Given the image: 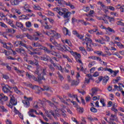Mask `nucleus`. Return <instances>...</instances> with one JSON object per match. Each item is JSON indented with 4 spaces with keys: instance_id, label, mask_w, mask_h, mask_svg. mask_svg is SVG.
<instances>
[{
    "instance_id": "nucleus-12",
    "label": "nucleus",
    "mask_w": 124,
    "mask_h": 124,
    "mask_svg": "<svg viewBox=\"0 0 124 124\" xmlns=\"http://www.w3.org/2000/svg\"><path fill=\"white\" fill-rule=\"evenodd\" d=\"M22 1H23V0H11L12 5H18Z\"/></svg>"
},
{
    "instance_id": "nucleus-49",
    "label": "nucleus",
    "mask_w": 124,
    "mask_h": 124,
    "mask_svg": "<svg viewBox=\"0 0 124 124\" xmlns=\"http://www.w3.org/2000/svg\"><path fill=\"white\" fill-rule=\"evenodd\" d=\"M20 54H23V55H25V54H26V50H25V49H24V48L21 47Z\"/></svg>"
},
{
    "instance_id": "nucleus-30",
    "label": "nucleus",
    "mask_w": 124,
    "mask_h": 124,
    "mask_svg": "<svg viewBox=\"0 0 124 124\" xmlns=\"http://www.w3.org/2000/svg\"><path fill=\"white\" fill-rule=\"evenodd\" d=\"M26 36L28 38V39H30V40H34V38L32 37V36L30 35L29 33H26L25 34Z\"/></svg>"
},
{
    "instance_id": "nucleus-51",
    "label": "nucleus",
    "mask_w": 124,
    "mask_h": 124,
    "mask_svg": "<svg viewBox=\"0 0 124 124\" xmlns=\"http://www.w3.org/2000/svg\"><path fill=\"white\" fill-rule=\"evenodd\" d=\"M0 26L2 28H7V26H6L3 22H0Z\"/></svg>"
},
{
    "instance_id": "nucleus-40",
    "label": "nucleus",
    "mask_w": 124,
    "mask_h": 124,
    "mask_svg": "<svg viewBox=\"0 0 124 124\" xmlns=\"http://www.w3.org/2000/svg\"><path fill=\"white\" fill-rule=\"evenodd\" d=\"M46 45H47V46H48V47H49V48L51 50H52V49H53L54 48V46L53 45H52V44H51L50 43H46Z\"/></svg>"
},
{
    "instance_id": "nucleus-24",
    "label": "nucleus",
    "mask_w": 124,
    "mask_h": 124,
    "mask_svg": "<svg viewBox=\"0 0 124 124\" xmlns=\"http://www.w3.org/2000/svg\"><path fill=\"white\" fill-rule=\"evenodd\" d=\"M108 80H109V77L106 76L104 78H103V83L104 85H106V83L108 82Z\"/></svg>"
},
{
    "instance_id": "nucleus-38",
    "label": "nucleus",
    "mask_w": 124,
    "mask_h": 124,
    "mask_svg": "<svg viewBox=\"0 0 124 124\" xmlns=\"http://www.w3.org/2000/svg\"><path fill=\"white\" fill-rule=\"evenodd\" d=\"M108 19L109 22H110V23H113L114 22H115V18H114V17H111V16H108Z\"/></svg>"
},
{
    "instance_id": "nucleus-37",
    "label": "nucleus",
    "mask_w": 124,
    "mask_h": 124,
    "mask_svg": "<svg viewBox=\"0 0 124 124\" xmlns=\"http://www.w3.org/2000/svg\"><path fill=\"white\" fill-rule=\"evenodd\" d=\"M85 41H86V43H92L93 42V41L91 38L86 37L85 38Z\"/></svg>"
},
{
    "instance_id": "nucleus-29",
    "label": "nucleus",
    "mask_w": 124,
    "mask_h": 124,
    "mask_svg": "<svg viewBox=\"0 0 124 124\" xmlns=\"http://www.w3.org/2000/svg\"><path fill=\"white\" fill-rule=\"evenodd\" d=\"M86 44L87 45V46H86L87 51H88V52H92V51H93V49L89 46L88 43H86Z\"/></svg>"
},
{
    "instance_id": "nucleus-56",
    "label": "nucleus",
    "mask_w": 124,
    "mask_h": 124,
    "mask_svg": "<svg viewBox=\"0 0 124 124\" xmlns=\"http://www.w3.org/2000/svg\"><path fill=\"white\" fill-rule=\"evenodd\" d=\"M36 62H33V65H36V67H37L38 66H40V65H39V64L38 63V62L37 61V60H35Z\"/></svg>"
},
{
    "instance_id": "nucleus-14",
    "label": "nucleus",
    "mask_w": 124,
    "mask_h": 124,
    "mask_svg": "<svg viewBox=\"0 0 124 124\" xmlns=\"http://www.w3.org/2000/svg\"><path fill=\"white\" fill-rule=\"evenodd\" d=\"M98 90L97 88H93L91 89V95L92 96H93V95H96V94L97 93Z\"/></svg>"
},
{
    "instance_id": "nucleus-25",
    "label": "nucleus",
    "mask_w": 124,
    "mask_h": 124,
    "mask_svg": "<svg viewBox=\"0 0 124 124\" xmlns=\"http://www.w3.org/2000/svg\"><path fill=\"white\" fill-rule=\"evenodd\" d=\"M111 118H110L111 121H115L116 122H118V118H117V116L116 115L111 114Z\"/></svg>"
},
{
    "instance_id": "nucleus-4",
    "label": "nucleus",
    "mask_w": 124,
    "mask_h": 124,
    "mask_svg": "<svg viewBox=\"0 0 124 124\" xmlns=\"http://www.w3.org/2000/svg\"><path fill=\"white\" fill-rule=\"evenodd\" d=\"M10 103L8 105V106L12 109L13 107L12 106L13 105H17V100H15V97L13 95H10Z\"/></svg>"
},
{
    "instance_id": "nucleus-61",
    "label": "nucleus",
    "mask_w": 124,
    "mask_h": 124,
    "mask_svg": "<svg viewBox=\"0 0 124 124\" xmlns=\"http://www.w3.org/2000/svg\"><path fill=\"white\" fill-rule=\"evenodd\" d=\"M108 9H110V10H112V11H114L115 10V8L112 6H109L108 7Z\"/></svg>"
},
{
    "instance_id": "nucleus-9",
    "label": "nucleus",
    "mask_w": 124,
    "mask_h": 124,
    "mask_svg": "<svg viewBox=\"0 0 124 124\" xmlns=\"http://www.w3.org/2000/svg\"><path fill=\"white\" fill-rule=\"evenodd\" d=\"M39 49L40 50H43L45 51V53H46V54H51V53H52V51L46 46H41Z\"/></svg>"
},
{
    "instance_id": "nucleus-39",
    "label": "nucleus",
    "mask_w": 124,
    "mask_h": 124,
    "mask_svg": "<svg viewBox=\"0 0 124 124\" xmlns=\"http://www.w3.org/2000/svg\"><path fill=\"white\" fill-rule=\"evenodd\" d=\"M0 111H2V112H8V110L4 108L3 106H0Z\"/></svg>"
},
{
    "instance_id": "nucleus-11",
    "label": "nucleus",
    "mask_w": 124,
    "mask_h": 124,
    "mask_svg": "<svg viewBox=\"0 0 124 124\" xmlns=\"http://www.w3.org/2000/svg\"><path fill=\"white\" fill-rule=\"evenodd\" d=\"M108 71L110 72L111 74L113 73V75H112V77H116V76H117V74L119 73V70L113 71V70L110 68L108 69Z\"/></svg>"
},
{
    "instance_id": "nucleus-45",
    "label": "nucleus",
    "mask_w": 124,
    "mask_h": 124,
    "mask_svg": "<svg viewBox=\"0 0 124 124\" xmlns=\"http://www.w3.org/2000/svg\"><path fill=\"white\" fill-rule=\"evenodd\" d=\"M90 110L91 112H93V113H96L97 112V109L94 108V107H92L90 108Z\"/></svg>"
},
{
    "instance_id": "nucleus-58",
    "label": "nucleus",
    "mask_w": 124,
    "mask_h": 124,
    "mask_svg": "<svg viewBox=\"0 0 124 124\" xmlns=\"http://www.w3.org/2000/svg\"><path fill=\"white\" fill-rule=\"evenodd\" d=\"M58 77L60 79V80H61V81H62V80L63 79V77H62V76L61 75L60 73H58Z\"/></svg>"
},
{
    "instance_id": "nucleus-44",
    "label": "nucleus",
    "mask_w": 124,
    "mask_h": 124,
    "mask_svg": "<svg viewBox=\"0 0 124 124\" xmlns=\"http://www.w3.org/2000/svg\"><path fill=\"white\" fill-rule=\"evenodd\" d=\"M44 34H46V35H48L49 36L50 35H52L53 34V32H52V31H51L49 32H48V31L44 32Z\"/></svg>"
},
{
    "instance_id": "nucleus-60",
    "label": "nucleus",
    "mask_w": 124,
    "mask_h": 124,
    "mask_svg": "<svg viewBox=\"0 0 124 124\" xmlns=\"http://www.w3.org/2000/svg\"><path fill=\"white\" fill-rule=\"evenodd\" d=\"M117 25H119V26H124V23H123L122 21H118L117 22Z\"/></svg>"
},
{
    "instance_id": "nucleus-43",
    "label": "nucleus",
    "mask_w": 124,
    "mask_h": 124,
    "mask_svg": "<svg viewBox=\"0 0 124 124\" xmlns=\"http://www.w3.org/2000/svg\"><path fill=\"white\" fill-rule=\"evenodd\" d=\"M49 61L50 62L52 63V64H53V66H54V67H56V66H57V64L56 63H55V62H54L53 60L52 59H51V58H50V57L49 59Z\"/></svg>"
},
{
    "instance_id": "nucleus-33",
    "label": "nucleus",
    "mask_w": 124,
    "mask_h": 124,
    "mask_svg": "<svg viewBox=\"0 0 124 124\" xmlns=\"http://www.w3.org/2000/svg\"><path fill=\"white\" fill-rule=\"evenodd\" d=\"M78 111V113H80V114H82V113H83L84 112V108H83L78 107L77 108Z\"/></svg>"
},
{
    "instance_id": "nucleus-62",
    "label": "nucleus",
    "mask_w": 124,
    "mask_h": 124,
    "mask_svg": "<svg viewBox=\"0 0 124 124\" xmlns=\"http://www.w3.org/2000/svg\"><path fill=\"white\" fill-rule=\"evenodd\" d=\"M117 46L119 47V48H121V49L122 48H124V45L122 44L121 43H119L118 45Z\"/></svg>"
},
{
    "instance_id": "nucleus-20",
    "label": "nucleus",
    "mask_w": 124,
    "mask_h": 124,
    "mask_svg": "<svg viewBox=\"0 0 124 124\" xmlns=\"http://www.w3.org/2000/svg\"><path fill=\"white\" fill-rule=\"evenodd\" d=\"M70 15H71V12L67 11L64 15H63V18L64 19L69 18L70 16Z\"/></svg>"
},
{
    "instance_id": "nucleus-28",
    "label": "nucleus",
    "mask_w": 124,
    "mask_h": 124,
    "mask_svg": "<svg viewBox=\"0 0 124 124\" xmlns=\"http://www.w3.org/2000/svg\"><path fill=\"white\" fill-rule=\"evenodd\" d=\"M106 31L107 32H112L115 33V31L110 27H108V28H107Z\"/></svg>"
},
{
    "instance_id": "nucleus-34",
    "label": "nucleus",
    "mask_w": 124,
    "mask_h": 124,
    "mask_svg": "<svg viewBox=\"0 0 124 124\" xmlns=\"http://www.w3.org/2000/svg\"><path fill=\"white\" fill-rule=\"evenodd\" d=\"M79 50L81 51L82 52H83L84 53V55H87V51H86V49H85V47L80 46L79 47Z\"/></svg>"
},
{
    "instance_id": "nucleus-21",
    "label": "nucleus",
    "mask_w": 124,
    "mask_h": 124,
    "mask_svg": "<svg viewBox=\"0 0 124 124\" xmlns=\"http://www.w3.org/2000/svg\"><path fill=\"white\" fill-rule=\"evenodd\" d=\"M63 32L65 35H70V34H69V32L68 31V29L65 27L63 28Z\"/></svg>"
},
{
    "instance_id": "nucleus-3",
    "label": "nucleus",
    "mask_w": 124,
    "mask_h": 124,
    "mask_svg": "<svg viewBox=\"0 0 124 124\" xmlns=\"http://www.w3.org/2000/svg\"><path fill=\"white\" fill-rule=\"evenodd\" d=\"M62 109L60 108H57L55 110V113L53 111V110H49V113L53 115L54 118L57 120L58 119V117H61V112H62Z\"/></svg>"
},
{
    "instance_id": "nucleus-6",
    "label": "nucleus",
    "mask_w": 124,
    "mask_h": 124,
    "mask_svg": "<svg viewBox=\"0 0 124 124\" xmlns=\"http://www.w3.org/2000/svg\"><path fill=\"white\" fill-rule=\"evenodd\" d=\"M24 98H25L26 99L22 101L23 104L24 105V106H25V107L26 108L30 107V105H31V104L30 103V101H31V100H32V98H27V97L24 96Z\"/></svg>"
},
{
    "instance_id": "nucleus-16",
    "label": "nucleus",
    "mask_w": 124,
    "mask_h": 124,
    "mask_svg": "<svg viewBox=\"0 0 124 124\" xmlns=\"http://www.w3.org/2000/svg\"><path fill=\"white\" fill-rule=\"evenodd\" d=\"M79 85V80H73L71 82V86L76 87Z\"/></svg>"
},
{
    "instance_id": "nucleus-2",
    "label": "nucleus",
    "mask_w": 124,
    "mask_h": 124,
    "mask_svg": "<svg viewBox=\"0 0 124 124\" xmlns=\"http://www.w3.org/2000/svg\"><path fill=\"white\" fill-rule=\"evenodd\" d=\"M53 11H56L60 16H62L68 11V10L64 8L56 7L53 9Z\"/></svg>"
},
{
    "instance_id": "nucleus-8",
    "label": "nucleus",
    "mask_w": 124,
    "mask_h": 124,
    "mask_svg": "<svg viewBox=\"0 0 124 124\" xmlns=\"http://www.w3.org/2000/svg\"><path fill=\"white\" fill-rule=\"evenodd\" d=\"M2 91L3 93H12V91H10L11 90V87L9 86L6 85L2 87Z\"/></svg>"
},
{
    "instance_id": "nucleus-52",
    "label": "nucleus",
    "mask_w": 124,
    "mask_h": 124,
    "mask_svg": "<svg viewBox=\"0 0 124 124\" xmlns=\"http://www.w3.org/2000/svg\"><path fill=\"white\" fill-rule=\"evenodd\" d=\"M26 76L29 78V79H31L32 78L33 75H31L28 72L26 73Z\"/></svg>"
},
{
    "instance_id": "nucleus-22",
    "label": "nucleus",
    "mask_w": 124,
    "mask_h": 124,
    "mask_svg": "<svg viewBox=\"0 0 124 124\" xmlns=\"http://www.w3.org/2000/svg\"><path fill=\"white\" fill-rule=\"evenodd\" d=\"M16 26L17 27V28H20L21 30H23V29H24V25H23V24H22L21 22H16Z\"/></svg>"
},
{
    "instance_id": "nucleus-26",
    "label": "nucleus",
    "mask_w": 124,
    "mask_h": 124,
    "mask_svg": "<svg viewBox=\"0 0 124 124\" xmlns=\"http://www.w3.org/2000/svg\"><path fill=\"white\" fill-rule=\"evenodd\" d=\"M46 72H47V67H44L42 69V73H43V76H44V75H47Z\"/></svg>"
},
{
    "instance_id": "nucleus-35",
    "label": "nucleus",
    "mask_w": 124,
    "mask_h": 124,
    "mask_svg": "<svg viewBox=\"0 0 124 124\" xmlns=\"http://www.w3.org/2000/svg\"><path fill=\"white\" fill-rule=\"evenodd\" d=\"M13 89H14L15 92L16 93H21V91H20V90H18V88H17V87L15 86L13 87Z\"/></svg>"
},
{
    "instance_id": "nucleus-46",
    "label": "nucleus",
    "mask_w": 124,
    "mask_h": 124,
    "mask_svg": "<svg viewBox=\"0 0 124 124\" xmlns=\"http://www.w3.org/2000/svg\"><path fill=\"white\" fill-rule=\"evenodd\" d=\"M26 26L27 28H31V23L30 21L27 22L26 23Z\"/></svg>"
},
{
    "instance_id": "nucleus-31",
    "label": "nucleus",
    "mask_w": 124,
    "mask_h": 124,
    "mask_svg": "<svg viewBox=\"0 0 124 124\" xmlns=\"http://www.w3.org/2000/svg\"><path fill=\"white\" fill-rule=\"evenodd\" d=\"M108 69H109V68L101 67L98 68V71H108Z\"/></svg>"
},
{
    "instance_id": "nucleus-53",
    "label": "nucleus",
    "mask_w": 124,
    "mask_h": 124,
    "mask_svg": "<svg viewBox=\"0 0 124 124\" xmlns=\"http://www.w3.org/2000/svg\"><path fill=\"white\" fill-rule=\"evenodd\" d=\"M46 102H47L50 106H54V104L49 100H46Z\"/></svg>"
},
{
    "instance_id": "nucleus-41",
    "label": "nucleus",
    "mask_w": 124,
    "mask_h": 124,
    "mask_svg": "<svg viewBox=\"0 0 124 124\" xmlns=\"http://www.w3.org/2000/svg\"><path fill=\"white\" fill-rule=\"evenodd\" d=\"M66 5L70 6V8H71V9H74V8H75V7L74 6V5L71 4L70 2H68L67 3V5Z\"/></svg>"
},
{
    "instance_id": "nucleus-55",
    "label": "nucleus",
    "mask_w": 124,
    "mask_h": 124,
    "mask_svg": "<svg viewBox=\"0 0 124 124\" xmlns=\"http://www.w3.org/2000/svg\"><path fill=\"white\" fill-rule=\"evenodd\" d=\"M34 9L35 10H40L41 8L40 6L34 5Z\"/></svg>"
},
{
    "instance_id": "nucleus-47",
    "label": "nucleus",
    "mask_w": 124,
    "mask_h": 124,
    "mask_svg": "<svg viewBox=\"0 0 124 124\" xmlns=\"http://www.w3.org/2000/svg\"><path fill=\"white\" fill-rule=\"evenodd\" d=\"M27 50L30 52V51H31H31H33V48H32V46H26V47Z\"/></svg>"
},
{
    "instance_id": "nucleus-64",
    "label": "nucleus",
    "mask_w": 124,
    "mask_h": 124,
    "mask_svg": "<svg viewBox=\"0 0 124 124\" xmlns=\"http://www.w3.org/2000/svg\"><path fill=\"white\" fill-rule=\"evenodd\" d=\"M89 83H90V79L85 78L84 84H89Z\"/></svg>"
},
{
    "instance_id": "nucleus-10",
    "label": "nucleus",
    "mask_w": 124,
    "mask_h": 124,
    "mask_svg": "<svg viewBox=\"0 0 124 124\" xmlns=\"http://www.w3.org/2000/svg\"><path fill=\"white\" fill-rule=\"evenodd\" d=\"M36 113V110L33 109H30L29 111L28 112L29 115L30 117H33V118H35L36 116L33 114V113Z\"/></svg>"
},
{
    "instance_id": "nucleus-59",
    "label": "nucleus",
    "mask_w": 124,
    "mask_h": 124,
    "mask_svg": "<svg viewBox=\"0 0 124 124\" xmlns=\"http://www.w3.org/2000/svg\"><path fill=\"white\" fill-rule=\"evenodd\" d=\"M20 18H21L20 19H29V18H27V16H25V15H22L21 16H19Z\"/></svg>"
},
{
    "instance_id": "nucleus-23",
    "label": "nucleus",
    "mask_w": 124,
    "mask_h": 124,
    "mask_svg": "<svg viewBox=\"0 0 124 124\" xmlns=\"http://www.w3.org/2000/svg\"><path fill=\"white\" fill-rule=\"evenodd\" d=\"M16 32V30L13 29H8L6 30V32H8V33H12L13 34V33H15Z\"/></svg>"
},
{
    "instance_id": "nucleus-15",
    "label": "nucleus",
    "mask_w": 124,
    "mask_h": 124,
    "mask_svg": "<svg viewBox=\"0 0 124 124\" xmlns=\"http://www.w3.org/2000/svg\"><path fill=\"white\" fill-rule=\"evenodd\" d=\"M50 57L47 55H45L43 57H41V60L42 61H44L45 62H49V59Z\"/></svg>"
},
{
    "instance_id": "nucleus-18",
    "label": "nucleus",
    "mask_w": 124,
    "mask_h": 124,
    "mask_svg": "<svg viewBox=\"0 0 124 124\" xmlns=\"http://www.w3.org/2000/svg\"><path fill=\"white\" fill-rule=\"evenodd\" d=\"M67 46H60V50H61V51H65V52L68 51L69 52H70L69 50V49H68V48H67Z\"/></svg>"
},
{
    "instance_id": "nucleus-57",
    "label": "nucleus",
    "mask_w": 124,
    "mask_h": 124,
    "mask_svg": "<svg viewBox=\"0 0 124 124\" xmlns=\"http://www.w3.org/2000/svg\"><path fill=\"white\" fill-rule=\"evenodd\" d=\"M100 102H101L103 107L106 106V105H105V103H104V99H101L100 101Z\"/></svg>"
},
{
    "instance_id": "nucleus-42",
    "label": "nucleus",
    "mask_w": 124,
    "mask_h": 124,
    "mask_svg": "<svg viewBox=\"0 0 124 124\" xmlns=\"http://www.w3.org/2000/svg\"><path fill=\"white\" fill-rule=\"evenodd\" d=\"M49 61L50 62L52 63V64H53V66H54V67H56V66H57V64L56 63H55V62H54L53 60L52 59H51V58H50V57L49 59Z\"/></svg>"
},
{
    "instance_id": "nucleus-7",
    "label": "nucleus",
    "mask_w": 124,
    "mask_h": 124,
    "mask_svg": "<svg viewBox=\"0 0 124 124\" xmlns=\"http://www.w3.org/2000/svg\"><path fill=\"white\" fill-rule=\"evenodd\" d=\"M7 100H8V97L7 96L4 95L3 93L0 94V104L1 105H3V103L5 101H7Z\"/></svg>"
},
{
    "instance_id": "nucleus-54",
    "label": "nucleus",
    "mask_w": 124,
    "mask_h": 124,
    "mask_svg": "<svg viewBox=\"0 0 124 124\" xmlns=\"http://www.w3.org/2000/svg\"><path fill=\"white\" fill-rule=\"evenodd\" d=\"M44 89H45V91H49L50 89H51V87L48 86H44Z\"/></svg>"
},
{
    "instance_id": "nucleus-27",
    "label": "nucleus",
    "mask_w": 124,
    "mask_h": 124,
    "mask_svg": "<svg viewBox=\"0 0 124 124\" xmlns=\"http://www.w3.org/2000/svg\"><path fill=\"white\" fill-rule=\"evenodd\" d=\"M22 44V41H18L15 42L14 45L15 47H18V46H20Z\"/></svg>"
},
{
    "instance_id": "nucleus-17",
    "label": "nucleus",
    "mask_w": 124,
    "mask_h": 124,
    "mask_svg": "<svg viewBox=\"0 0 124 124\" xmlns=\"http://www.w3.org/2000/svg\"><path fill=\"white\" fill-rule=\"evenodd\" d=\"M73 34L76 35L79 39H82L83 37L82 35H79V33L77 32V31L76 30L73 31Z\"/></svg>"
},
{
    "instance_id": "nucleus-36",
    "label": "nucleus",
    "mask_w": 124,
    "mask_h": 124,
    "mask_svg": "<svg viewBox=\"0 0 124 124\" xmlns=\"http://www.w3.org/2000/svg\"><path fill=\"white\" fill-rule=\"evenodd\" d=\"M42 80H44V81L46 80V79L45 78H44V76H43L42 77H39L38 78V82H41Z\"/></svg>"
},
{
    "instance_id": "nucleus-19",
    "label": "nucleus",
    "mask_w": 124,
    "mask_h": 124,
    "mask_svg": "<svg viewBox=\"0 0 124 124\" xmlns=\"http://www.w3.org/2000/svg\"><path fill=\"white\" fill-rule=\"evenodd\" d=\"M56 1H58L59 4H60L61 5H62L64 4H65V5H67V2L64 1L63 0H55Z\"/></svg>"
},
{
    "instance_id": "nucleus-63",
    "label": "nucleus",
    "mask_w": 124,
    "mask_h": 124,
    "mask_svg": "<svg viewBox=\"0 0 124 124\" xmlns=\"http://www.w3.org/2000/svg\"><path fill=\"white\" fill-rule=\"evenodd\" d=\"M85 100L86 102H89L91 100V97L87 96L85 98Z\"/></svg>"
},
{
    "instance_id": "nucleus-48",
    "label": "nucleus",
    "mask_w": 124,
    "mask_h": 124,
    "mask_svg": "<svg viewBox=\"0 0 124 124\" xmlns=\"http://www.w3.org/2000/svg\"><path fill=\"white\" fill-rule=\"evenodd\" d=\"M61 115L63 118H66V116H67L66 114L62 110L61 111Z\"/></svg>"
},
{
    "instance_id": "nucleus-50",
    "label": "nucleus",
    "mask_w": 124,
    "mask_h": 124,
    "mask_svg": "<svg viewBox=\"0 0 124 124\" xmlns=\"http://www.w3.org/2000/svg\"><path fill=\"white\" fill-rule=\"evenodd\" d=\"M0 10H3V11H5L6 12H9V10L6 9V8L3 7L0 8Z\"/></svg>"
},
{
    "instance_id": "nucleus-13",
    "label": "nucleus",
    "mask_w": 124,
    "mask_h": 124,
    "mask_svg": "<svg viewBox=\"0 0 124 124\" xmlns=\"http://www.w3.org/2000/svg\"><path fill=\"white\" fill-rule=\"evenodd\" d=\"M42 67H41V66H38L36 68V71H35V74H37V75H38V76H39V75H40V71H42Z\"/></svg>"
},
{
    "instance_id": "nucleus-5",
    "label": "nucleus",
    "mask_w": 124,
    "mask_h": 124,
    "mask_svg": "<svg viewBox=\"0 0 124 124\" xmlns=\"http://www.w3.org/2000/svg\"><path fill=\"white\" fill-rule=\"evenodd\" d=\"M70 52L72 55H73V56H76L75 58L78 62L81 63V64H83V62H82V61H81V54L77 53V52H75L73 51H70Z\"/></svg>"
},
{
    "instance_id": "nucleus-32",
    "label": "nucleus",
    "mask_w": 124,
    "mask_h": 124,
    "mask_svg": "<svg viewBox=\"0 0 124 124\" xmlns=\"http://www.w3.org/2000/svg\"><path fill=\"white\" fill-rule=\"evenodd\" d=\"M48 67L50 70L51 72H54L56 70V69L55 68V67H54V66H53V65L52 64L49 65Z\"/></svg>"
},
{
    "instance_id": "nucleus-1",
    "label": "nucleus",
    "mask_w": 124,
    "mask_h": 124,
    "mask_svg": "<svg viewBox=\"0 0 124 124\" xmlns=\"http://www.w3.org/2000/svg\"><path fill=\"white\" fill-rule=\"evenodd\" d=\"M53 34L50 36V41L55 46H58V43L56 41V39H58L61 37V35L57 33L55 31H51Z\"/></svg>"
}]
</instances>
